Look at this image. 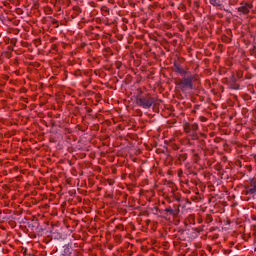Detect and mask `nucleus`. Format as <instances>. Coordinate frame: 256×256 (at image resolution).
<instances>
[{"label":"nucleus","mask_w":256,"mask_h":256,"mask_svg":"<svg viewBox=\"0 0 256 256\" xmlns=\"http://www.w3.org/2000/svg\"><path fill=\"white\" fill-rule=\"evenodd\" d=\"M137 103L140 105V107L149 109L153 103H155V99L151 97H141L137 100Z\"/></svg>","instance_id":"nucleus-1"},{"label":"nucleus","mask_w":256,"mask_h":256,"mask_svg":"<svg viewBox=\"0 0 256 256\" xmlns=\"http://www.w3.org/2000/svg\"><path fill=\"white\" fill-rule=\"evenodd\" d=\"M195 79L194 75H190L187 78H183L180 82L181 87L183 89H193V80Z\"/></svg>","instance_id":"nucleus-2"},{"label":"nucleus","mask_w":256,"mask_h":256,"mask_svg":"<svg viewBox=\"0 0 256 256\" xmlns=\"http://www.w3.org/2000/svg\"><path fill=\"white\" fill-rule=\"evenodd\" d=\"M253 7L251 4H244L242 7L238 8V11L240 13H243V15H247L249 13V10Z\"/></svg>","instance_id":"nucleus-3"},{"label":"nucleus","mask_w":256,"mask_h":256,"mask_svg":"<svg viewBox=\"0 0 256 256\" xmlns=\"http://www.w3.org/2000/svg\"><path fill=\"white\" fill-rule=\"evenodd\" d=\"M175 72L182 75V77H185V75H187V71H185L183 68H181L179 66L175 67Z\"/></svg>","instance_id":"nucleus-4"},{"label":"nucleus","mask_w":256,"mask_h":256,"mask_svg":"<svg viewBox=\"0 0 256 256\" xmlns=\"http://www.w3.org/2000/svg\"><path fill=\"white\" fill-rule=\"evenodd\" d=\"M248 195H254L256 193V183L253 182L251 187L247 190Z\"/></svg>","instance_id":"nucleus-5"},{"label":"nucleus","mask_w":256,"mask_h":256,"mask_svg":"<svg viewBox=\"0 0 256 256\" xmlns=\"http://www.w3.org/2000/svg\"><path fill=\"white\" fill-rule=\"evenodd\" d=\"M210 4L213 5L214 7H221V1L219 0H209Z\"/></svg>","instance_id":"nucleus-6"},{"label":"nucleus","mask_w":256,"mask_h":256,"mask_svg":"<svg viewBox=\"0 0 256 256\" xmlns=\"http://www.w3.org/2000/svg\"><path fill=\"white\" fill-rule=\"evenodd\" d=\"M197 129H199V125L193 124V125H192V130H193V131H197Z\"/></svg>","instance_id":"nucleus-7"},{"label":"nucleus","mask_w":256,"mask_h":256,"mask_svg":"<svg viewBox=\"0 0 256 256\" xmlns=\"http://www.w3.org/2000/svg\"><path fill=\"white\" fill-rule=\"evenodd\" d=\"M166 212L170 213V214H173V209L172 208H166Z\"/></svg>","instance_id":"nucleus-8"}]
</instances>
